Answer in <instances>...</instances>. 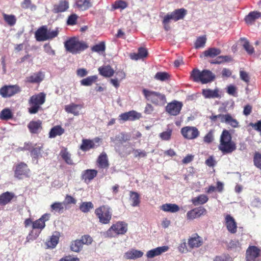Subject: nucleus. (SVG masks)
<instances>
[{
	"mask_svg": "<svg viewBox=\"0 0 261 261\" xmlns=\"http://www.w3.org/2000/svg\"><path fill=\"white\" fill-rule=\"evenodd\" d=\"M218 148L224 154L231 153L236 149V145L231 140V135L228 130L222 132Z\"/></svg>",
	"mask_w": 261,
	"mask_h": 261,
	"instance_id": "f257e3e1",
	"label": "nucleus"
},
{
	"mask_svg": "<svg viewBox=\"0 0 261 261\" xmlns=\"http://www.w3.org/2000/svg\"><path fill=\"white\" fill-rule=\"evenodd\" d=\"M193 80L195 82H200L202 84H206L213 81L215 75L208 70H203L200 71L198 69H194L191 74Z\"/></svg>",
	"mask_w": 261,
	"mask_h": 261,
	"instance_id": "f03ea898",
	"label": "nucleus"
},
{
	"mask_svg": "<svg viewBox=\"0 0 261 261\" xmlns=\"http://www.w3.org/2000/svg\"><path fill=\"white\" fill-rule=\"evenodd\" d=\"M67 51L76 54L86 49L88 45L84 42L79 41L75 38H71L64 42Z\"/></svg>",
	"mask_w": 261,
	"mask_h": 261,
	"instance_id": "7ed1b4c3",
	"label": "nucleus"
},
{
	"mask_svg": "<svg viewBox=\"0 0 261 261\" xmlns=\"http://www.w3.org/2000/svg\"><path fill=\"white\" fill-rule=\"evenodd\" d=\"M45 100V94L40 93L37 95H33L29 100L30 107L28 109L29 112L31 114H36L38 112L41 106Z\"/></svg>",
	"mask_w": 261,
	"mask_h": 261,
	"instance_id": "20e7f679",
	"label": "nucleus"
},
{
	"mask_svg": "<svg viewBox=\"0 0 261 261\" xmlns=\"http://www.w3.org/2000/svg\"><path fill=\"white\" fill-rule=\"evenodd\" d=\"M143 93L145 98L155 105L163 106L166 102L165 95L160 93L143 89Z\"/></svg>",
	"mask_w": 261,
	"mask_h": 261,
	"instance_id": "39448f33",
	"label": "nucleus"
},
{
	"mask_svg": "<svg viewBox=\"0 0 261 261\" xmlns=\"http://www.w3.org/2000/svg\"><path fill=\"white\" fill-rule=\"evenodd\" d=\"M95 213L101 223L107 224L110 223L112 217V212L110 208L108 206H100L95 210Z\"/></svg>",
	"mask_w": 261,
	"mask_h": 261,
	"instance_id": "423d86ee",
	"label": "nucleus"
},
{
	"mask_svg": "<svg viewBox=\"0 0 261 261\" xmlns=\"http://www.w3.org/2000/svg\"><path fill=\"white\" fill-rule=\"evenodd\" d=\"M127 230V224L122 222H118L113 224L111 227L104 233L106 237H113L114 236L112 231H114L117 234H123Z\"/></svg>",
	"mask_w": 261,
	"mask_h": 261,
	"instance_id": "0eeeda50",
	"label": "nucleus"
},
{
	"mask_svg": "<svg viewBox=\"0 0 261 261\" xmlns=\"http://www.w3.org/2000/svg\"><path fill=\"white\" fill-rule=\"evenodd\" d=\"M187 11L183 8L178 9L174 11L167 13L163 18V20L165 22H170L172 20L177 21L184 18L186 15Z\"/></svg>",
	"mask_w": 261,
	"mask_h": 261,
	"instance_id": "6e6552de",
	"label": "nucleus"
},
{
	"mask_svg": "<svg viewBox=\"0 0 261 261\" xmlns=\"http://www.w3.org/2000/svg\"><path fill=\"white\" fill-rule=\"evenodd\" d=\"M183 106L181 102L174 100L169 103L166 107V112L171 116H177L179 113Z\"/></svg>",
	"mask_w": 261,
	"mask_h": 261,
	"instance_id": "1a4fd4ad",
	"label": "nucleus"
},
{
	"mask_svg": "<svg viewBox=\"0 0 261 261\" xmlns=\"http://www.w3.org/2000/svg\"><path fill=\"white\" fill-rule=\"evenodd\" d=\"M260 250L255 246H249L246 251V261H259Z\"/></svg>",
	"mask_w": 261,
	"mask_h": 261,
	"instance_id": "9d476101",
	"label": "nucleus"
},
{
	"mask_svg": "<svg viewBox=\"0 0 261 261\" xmlns=\"http://www.w3.org/2000/svg\"><path fill=\"white\" fill-rule=\"evenodd\" d=\"M20 91L17 85L5 86L0 89V95L3 97H11Z\"/></svg>",
	"mask_w": 261,
	"mask_h": 261,
	"instance_id": "9b49d317",
	"label": "nucleus"
},
{
	"mask_svg": "<svg viewBox=\"0 0 261 261\" xmlns=\"http://www.w3.org/2000/svg\"><path fill=\"white\" fill-rule=\"evenodd\" d=\"M181 133L187 139H194L199 135L198 129L194 126H186L181 128Z\"/></svg>",
	"mask_w": 261,
	"mask_h": 261,
	"instance_id": "f8f14e48",
	"label": "nucleus"
},
{
	"mask_svg": "<svg viewBox=\"0 0 261 261\" xmlns=\"http://www.w3.org/2000/svg\"><path fill=\"white\" fill-rule=\"evenodd\" d=\"M99 139L98 138L94 140L83 139L80 148L83 151H86L90 149L96 148L99 146Z\"/></svg>",
	"mask_w": 261,
	"mask_h": 261,
	"instance_id": "ddd939ff",
	"label": "nucleus"
},
{
	"mask_svg": "<svg viewBox=\"0 0 261 261\" xmlns=\"http://www.w3.org/2000/svg\"><path fill=\"white\" fill-rule=\"evenodd\" d=\"M141 116V114L136 112L135 111H130L120 114L119 117L120 120H122L124 121L127 120L133 121L139 119L140 118Z\"/></svg>",
	"mask_w": 261,
	"mask_h": 261,
	"instance_id": "4468645a",
	"label": "nucleus"
},
{
	"mask_svg": "<svg viewBox=\"0 0 261 261\" xmlns=\"http://www.w3.org/2000/svg\"><path fill=\"white\" fill-rule=\"evenodd\" d=\"M203 244V240L201 237L197 233L193 234L189 239L188 244L189 247L191 248H198L201 246Z\"/></svg>",
	"mask_w": 261,
	"mask_h": 261,
	"instance_id": "2eb2a0df",
	"label": "nucleus"
},
{
	"mask_svg": "<svg viewBox=\"0 0 261 261\" xmlns=\"http://www.w3.org/2000/svg\"><path fill=\"white\" fill-rule=\"evenodd\" d=\"M49 217L50 215L48 214L43 215L41 218L33 223V229H43L45 226V222L49 220Z\"/></svg>",
	"mask_w": 261,
	"mask_h": 261,
	"instance_id": "dca6fc26",
	"label": "nucleus"
},
{
	"mask_svg": "<svg viewBox=\"0 0 261 261\" xmlns=\"http://www.w3.org/2000/svg\"><path fill=\"white\" fill-rule=\"evenodd\" d=\"M169 247L167 246L158 247L148 251L146 253V256L148 258H153L155 256L160 255L163 253L167 251Z\"/></svg>",
	"mask_w": 261,
	"mask_h": 261,
	"instance_id": "f3484780",
	"label": "nucleus"
},
{
	"mask_svg": "<svg viewBox=\"0 0 261 261\" xmlns=\"http://www.w3.org/2000/svg\"><path fill=\"white\" fill-rule=\"evenodd\" d=\"M29 171V169L28 168L27 165L24 163H20L16 166L15 176L18 178H21L22 176L27 175Z\"/></svg>",
	"mask_w": 261,
	"mask_h": 261,
	"instance_id": "a211bd4d",
	"label": "nucleus"
},
{
	"mask_svg": "<svg viewBox=\"0 0 261 261\" xmlns=\"http://www.w3.org/2000/svg\"><path fill=\"white\" fill-rule=\"evenodd\" d=\"M36 40L38 41H44L49 40L47 36V28L46 25L40 27L35 33Z\"/></svg>",
	"mask_w": 261,
	"mask_h": 261,
	"instance_id": "6ab92c4d",
	"label": "nucleus"
},
{
	"mask_svg": "<svg viewBox=\"0 0 261 261\" xmlns=\"http://www.w3.org/2000/svg\"><path fill=\"white\" fill-rule=\"evenodd\" d=\"M226 225L228 230L231 233H234L237 231V224L234 219L229 215L225 217Z\"/></svg>",
	"mask_w": 261,
	"mask_h": 261,
	"instance_id": "aec40b11",
	"label": "nucleus"
},
{
	"mask_svg": "<svg viewBox=\"0 0 261 261\" xmlns=\"http://www.w3.org/2000/svg\"><path fill=\"white\" fill-rule=\"evenodd\" d=\"M143 254L140 250L132 249L124 253V257L126 259H135L141 257Z\"/></svg>",
	"mask_w": 261,
	"mask_h": 261,
	"instance_id": "412c9836",
	"label": "nucleus"
},
{
	"mask_svg": "<svg viewBox=\"0 0 261 261\" xmlns=\"http://www.w3.org/2000/svg\"><path fill=\"white\" fill-rule=\"evenodd\" d=\"M83 106L81 105H77L72 103L70 105L65 106V110L68 113H71L74 116H78L80 114V111L82 109Z\"/></svg>",
	"mask_w": 261,
	"mask_h": 261,
	"instance_id": "4be33fe9",
	"label": "nucleus"
},
{
	"mask_svg": "<svg viewBox=\"0 0 261 261\" xmlns=\"http://www.w3.org/2000/svg\"><path fill=\"white\" fill-rule=\"evenodd\" d=\"M44 75L41 72L34 73L25 79V82L30 83H38L43 81Z\"/></svg>",
	"mask_w": 261,
	"mask_h": 261,
	"instance_id": "5701e85b",
	"label": "nucleus"
},
{
	"mask_svg": "<svg viewBox=\"0 0 261 261\" xmlns=\"http://www.w3.org/2000/svg\"><path fill=\"white\" fill-rule=\"evenodd\" d=\"M31 133L37 134L42 129V122L40 120L32 121L28 125Z\"/></svg>",
	"mask_w": 261,
	"mask_h": 261,
	"instance_id": "b1692460",
	"label": "nucleus"
},
{
	"mask_svg": "<svg viewBox=\"0 0 261 261\" xmlns=\"http://www.w3.org/2000/svg\"><path fill=\"white\" fill-rule=\"evenodd\" d=\"M69 8L68 2L64 0H61L57 5L54 7L53 11L55 13L63 12L66 11Z\"/></svg>",
	"mask_w": 261,
	"mask_h": 261,
	"instance_id": "393cba45",
	"label": "nucleus"
},
{
	"mask_svg": "<svg viewBox=\"0 0 261 261\" xmlns=\"http://www.w3.org/2000/svg\"><path fill=\"white\" fill-rule=\"evenodd\" d=\"M13 193L6 192L0 195V205H5L9 203L14 197Z\"/></svg>",
	"mask_w": 261,
	"mask_h": 261,
	"instance_id": "a878e982",
	"label": "nucleus"
},
{
	"mask_svg": "<svg viewBox=\"0 0 261 261\" xmlns=\"http://www.w3.org/2000/svg\"><path fill=\"white\" fill-rule=\"evenodd\" d=\"M202 95L205 98H219L220 95L218 89L211 90L210 89H203Z\"/></svg>",
	"mask_w": 261,
	"mask_h": 261,
	"instance_id": "bb28decb",
	"label": "nucleus"
},
{
	"mask_svg": "<svg viewBox=\"0 0 261 261\" xmlns=\"http://www.w3.org/2000/svg\"><path fill=\"white\" fill-rule=\"evenodd\" d=\"M161 209L166 212L176 213L179 210V206L176 204L166 203L161 206Z\"/></svg>",
	"mask_w": 261,
	"mask_h": 261,
	"instance_id": "cd10ccee",
	"label": "nucleus"
},
{
	"mask_svg": "<svg viewBox=\"0 0 261 261\" xmlns=\"http://www.w3.org/2000/svg\"><path fill=\"white\" fill-rule=\"evenodd\" d=\"M147 55V50L145 48L141 47L139 48L138 53L131 55L130 58L133 60H138L139 59L146 58Z\"/></svg>",
	"mask_w": 261,
	"mask_h": 261,
	"instance_id": "c85d7f7f",
	"label": "nucleus"
},
{
	"mask_svg": "<svg viewBox=\"0 0 261 261\" xmlns=\"http://www.w3.org/2000/svg\"><path fill=\"white\" fill-rule=\"evenodd\" d=\"M260 16L261 13L259 12H251L245 17V20L247 23L251 24Z\"/></svg>",
	"mask_w": 261,
	"mask_h": 261,
	"instance_id": "c756f323",
	"label": "nucleus"
},
{
	"mask_svg": "<svg viewBox=\"0 0 261 261\" xmlns=\"http://www.w3.org/2000/svg\"><path fill=\"white\" fill-rule=\"evenodd\" d=\"M99 73L105 77H111L114 73V71L110 66L100 67L98 68Z\"/></svg>",
	"mask_w": 261,
	"mask_h": 261,
	"instance_id": "7c9ffc66",
	"label": "nucleus"
},
{
	"mask_svg": "<svg viewBox=\"0 0 261 261\" xmlns=\"http://www.w3.org/2000/svg\"><path fill=\"white\" fill-rule=\"evenodd\" d=\"M75 5L77 8L82 11L86 10L92 6L89 0H76Z\"/></svg>",
	"mask_w": 261,
	"mask_h": 261,
	"instance_id": "2f4dec72",
	"label": "nucleus"
},
{
	"mask_svg": "<svg viewBox=\"0 0 261 261\" xmlns=\"http://www.w3.org/2000/svg\"><path fill=\"white\" fill-rule=\"evenodd\" d=\"M83 247V245L80 239L72 241L70 245V249L72 251L75 252H80Z\"/></svg>",
	"mask_w": 261,
	"mask_h": 261,
	"instance_id": "473e14b6",
	"label": "nucleus"
},
{
	"mask_svg": "<svg viewBox=\"0 0 261 261\" xmlns=\"http://www.w3.org/2000/svg\"><path fill=\"white\" fill-rule=\"evenodd\" d=\"M208 200V198L206 195L201 194L197 197L192 198V202L194 205L196 206L205 203L207 202Z\"/></svg>",
	"mask_w": 261,
	"mask_h": 261,
	"instance_id": "72a5a7b5",
	"label": "nucleus"
},
{
	"mask_svg": "<svg viewBox=\"0 0 261 261\" xmlns=\"http://www.w3.org/2000/svg\"><path fill=\"white\" fill-rule=\"evenodd\" d=\"M97 172L95 170L88 169L84 171L82 174V178L85 181L91 180L97 175Z\"/></svg>",
	"mask_w": 261,
	"mask_h": 261,
	"instance_id": "f704fd0d",
	"label": "nucleus"
},
{
	"mask_svg": "<svg viewBox=\"0 0 261 261\" xmlns=\"http://www.w3.org/2000/svg\"><path fill=\"white\" fill-rule=\"evenodd\" d=\"M97 162L99 166L102 168H106L109 167V162L107 155L105 152H102L99 156Z\"/></svg>",
	"mask_w": 261,
	"mask_h": 261,
	"instance_id": "c9c22d12",
	"label": "nucleus"
},
{
	"mask_svg": "<svg viewBox=\"0 0 261 261\" xmlns=\"http://www.w3.org/2000/svg\"><path fill=\"white\" fill-rule=\"evenodd\" d=\"M64 133V129L60 125L53 127L49 133V137L50 138H55L57 136H60Z\"/></svg>",
	"mask_w": 261,
	"mask_h": 261,
	"instance_id": "e433bc0d",
	"label": "nucleus"
},
{
	"mask_svg": "<svg viewBox=\"0 0 261 261\" xmlns=\"http://www.w3.org/2000/svg\"><path fill=\"white\" fill-rule=\"evenodd\" d=\"M221 54V50L219 48L212 47L209 48L203 52L205 57L214 58Z\"/></svg>",
	"mask_w": 261,
	"mask_h": 261,
	"instance_id": "4c0bfd02",
	"label": "nucleus"
},
{
	"mask_svg": "<svg viewBox=\"0 0 261 261\" xmlns=\"http://www.w3.org/2000/svg\"><path fill=\"white\" fill-rule=\"evenodd\" d=\"M42 148L40 146H37L33 148L31 150V155L33 158V161L36 160V163L39 158L41 157V152Z\"/></svg>",
	"mask_w": 261,
	"mask_h": 261,
	"instance_id": "58836bf2",
	"label": "nucleus"
},
{
	"mask_svg": "<svg viewBox=\"0 0 261 261\" xmlns=\"http://www.w3.org/2000/svg\"><path fill=\"white\" fill-rule=\"evenodd\" d=\"M240 40L244 42L243 46L248 54L252 55L254 53V49L253 47L250 45L249 41L246 38H241Z\"/></svg>",
	"mask_w": 261,
	"mask_h": 261,
	"instance_id": "ea45409f",
	"label": "nucleus"
},
{
	"mask_svg": "<svg viewBox=\"0 0 261 261\" xmlns=\"http://www.w3.org/2000/svg\"><path fill=\"white\" fill-rule=\"evenodd\" d=\"M132 152H133L134 156L136 158H143L146 156V152L145 151L140 149H135L133 148L125 151V154H129Z\"/></svg>",
	"mask_w": 261,
	"mask_h": 261,
	"instance_id": "a19ab883",
	"label": "nucleus"
},
{
	"mask_svg": "<svg viewBox=\"0 0 261 261\" xmlns=\"http://www.w3.org/2000/svg\"><path fill=\"white\" fill-rule=\"evenodd\" d=\"M97 79V76L96 75L90 76L81 80V84L83 86H89L94 83Z\"/></svg>",
	"mask_w": 261,
	"mask_h": 261,
	"instance_id": "79ce46f5",
	"label": "nucleus"
},
{
	"mask_svg": "<svg viewBox=\"0 0 261 261\" xmlns=\"http://www.w3.org/2000/svg\"><path fill=\"white\" fill-rule=\"evenodd\" d=\"M130 200L132 201V205L138 206L140 203L139 195L135 192H130Z\"/></svg>",
	"mask_w": 261,
	"mask_h": 261,
	"instance_id": "37998d69",
	"label": "nucleus"
},
{
	"mask_svg": "<svg viewBox=\"0 0 261 261\" xmlns=\"http://www.w3.org/2000/svg\"><path fill=\"white\" fill-rule=\"evenodd\" d=\"M93 208V204L91 202H83L80 206V210L83 213H87Z\"/></svg>",
	"mask_w": 261,
	"mask_h": 261,
	"instance_id": "c03bdc74",
	"label": "nucleus"
},
{
	"mask_svg": "<svg viewBox=\"0 0 261 261\" xmlns=\"http://www.w3.org/2000/svg\"><path fill=\"white\" fill-rule=\"evenodd\" d=\"M206 41V38L205 36L199 37L196 40L194 46L196 49L203 47L205 46Z\"/></svg>",
	"mask_w": 261,
	"mask_h": 261,
	"instance_id": "a18cd8bd",
	"label": "nucleus"
},
{
	"mask_svg": "<svg viewBox=\"0 0 261 261\" xmlns=\"http://www.w3.org/2000/svg\"><path fill=\"white\" fill-rule=\"evenodd\" d=\"M3 17L5 21L10 25H14L16 22V19L13 15H8L6 14H3Z\"/></svg>",
	"mask_w": 261,
	"mask_h": 261,
	"instance_id": "49530a36",
	"label": "nucleus"
},
{
	"mask_svg": "<svg viewBox=\"0 0 261 261\" xmlns=\"http://www.w3.org/2000/svg\"><path fill=\"white\" fill-rule=\"evenodd\" d=\"M12 118V114L9 109H5L0 113V118L2 120H9Z\"/></svg>",
	"mask_w": 261,
	"mask_h": 261,
	"instance_id": "de8ad7c7",
	"label": "nucleus"
},
{
	"mask_svg": "<svg viewBox=\"0 0 261 261\" xmlns=\"http://www.w3.org/2000/svg\"><path fill=\"white\" fill-rule=\"evenodd\" d=\"M59 238L57 236L53 235L50 240L46 243L48 247L54 248H55L59 242Z\"/></svg>",
	"mask_w": 261,
	"mask_h": 261,
	"instance_id": "09e8293b",
	"label": "nucleus"
},
{
	"mask_svg": "<svg viewBox=\"0 0 261 261\" xmlns=\"http://www.w3.org/2000/svg\"><path fill=\"white\" fill-rule=\"evenodd\" d=\"M169 74L165 72H157L154 78L161 81H166L169 78Z\"/></svg>",
	"mask_w": 261,
	"mask_h": 261,
	"instance_id": "8fccbe9b",
	"label": "nucleus"
},
{
	"mask_svg": "<svg viewBox=\"0 0 261 261\" xmlns=\"http://www.w3.org/2000/svg\"><path fill=\"white\" fill-rule=\"evenodd\" d=\"M21 6L22 8L27 9H30L31 10H35L36 6L32 4L31 0H24L21 4Z\"/></svg>",
	"mask_w": 261,
	"mask_h": 261,
	"instance_id": "3c124183",
	"label": "nucleus"
},
{
	"mask_svg": "<svg viewBox=\"0 0 261 261\" xmlns=\"http://www.w3.org/2000/svg\"><path fill=\"white\" fill-rule=\"evenodd\" d=\"M130 138V136L129 135L124 133H121L120 135L116 136L115 140L123 143L129 140Z\"/></svg>",
	"mask_w": 261,
	"mask_h": 261,
	"instance_id": "603ef678",
	"label": "nucleus"
},
{
	"mask_svg": "<svg viewBox=\"0 0 261 261\" xmlns=\"http://www.w3.org/2000/svg\"><path fill=\"white\" fill-rule=\"evenodd\" d=\"M228 116V114L223 115V114H219L217 115H212L210 117V119L213 121H216L217 119H219L221 122L222 123H226V120H227V117Z\"/></svg>",
	"mask_w": 261,
	"mask_h": 261,
	"instance_id": "864d4df0",
	"label": "nucleus"
},
{
	"mask_svg": "<svg viewBox=\"0 0 261 261\" xmlns=\"http://www.w3.org/2000/svg\"><path fill=\"white\" fill-rule=\"evenodd\" d=\"M61 154L62 158L64 160L66 163L69 165H72L73 162L71 159L70 154L66 150H62L61 152Z\"/></svg>",
	"mask_w": 261,
	"mask_h": 261,
	"instance_id": "5fc2aeb1",
	"label": "nucleus"
},
{
	"mask_svg": "<svg viewBox=\"0 0 261 261\" xmlns=\"http://www.w3.org/2000/svg\"><path fill=\"white\" fill-rule=\"evenodd\" d=\"M92 50L94 52L99 53L100 51H104L106 49V46L104 42H101L98 44L93 46Z\"/></svg>",
	"mask_w": 261,
	"mask_h": 261,
	"instance_id": "6e6d98bb",
	"label": "nucleus"
},
{
	"mask_svg": "<svg viewBox=\"0 0 261 261\" xmlns=\"http://www.w3.org/2000/svg\"><path fill=\"white\" fill-rule=\"evenodd\" d=\"M227 119V120L225 123L230 125L233 127H237L238 126L239 122L236 119L232 118L230 114H228Z\"/></svg>",
	"mask_w": 261,
	"mask_h": 261,
	"instance_id": "4d7b16f0",
	"label": "nucleus"
},
{
	"mask_svg": "<svg viewBox=\"0 0 261 261\" xmlns=\"http://www.w3.org/2000/svg\"><path fill=\"white\" fill-rule=\"evenodd\" d=\"M172 134V130L168 129L167 130L160 134V137L162 140L168 141L171 138Z\"/></svg>",
	"mask_w": 261,
	"mask_h": 261,
	"instance_id": "13d9d810",
	"label": "nucleus"
},
{
	"mask_svg": "<svg viewBox=\"0 0 261 261\" xmlns=\"http://www.w3.org/2000/svg\"><path fill=\"white\" fill-rule=\"evenodd\" d=\"M254 165L261 170V154L255 153L253 159Z\"/></svg>",
	"mask_w": 261,
	"mask_h": 261,
	"instance_id": "bf43d9fd",
	"label": "nucleus"
},
{
	"mask_svg": "<svg viewBox=\"0 0 261 261\" xmlns=\"http://www.w3.org/2000/svg\"><path fill=\"white\" fill-rule=\"evenodd\" d=\"M83 245L84 244L89 245L91 244L93 241L92 238L89 235H84L80 239Z\"/></svg>",
	"mask_w": 261,
	"mask_h": 261,
	"instance_id": "052dcab7",
	"label": "nucleus"
},
{
	"mask_svg": "<svg viewBox=\"0 0 261 261\" xmlns=\"http://www.w3.org/2000/svg\"><path fill=\"white\" fill-rule=\"evenodd\" d=\"M77 18V16L75 14H73L70 15L67 19V23L68 25H72L74 24H75L76 23V20Z\"/></svg>",
	"mask_w": 261,
	"mask_h": 261,
	"instance_id": "680f3d73",
	"label": "nucleus"
},
{
	"mask_svg": "<svg viewBox=\"0 0 261 261\" xmlns=\"http://www.w3.org/2000/svg\"><path fill=\"white\" fill-rule=\"evenodd\" d=\"M59 34L58 28H56L55 30H51L50 29H47V36L49 38V40L52 39L58 36Z\"/></svg>",
	"mask_w": 261,
	"mask_h": 261,
	"instance_id": "e2e57ef3",
	"label": "nucleus"
},
{
	"mask_svg": "<svg viewBox=\"0 0 261 261\" xmlns=\"http://www.w3.org/2000/svg\"><path fill=\"white\" fill-rule=\"evenodd\" d=\"M214 140L213 132L210 130L204 137V141L205 143H211Z\"/></svg>",
	"mask_w": 261,
	"mask_h": 261,
	"instance_id": "0e129e2a",
	"label": "nucleus"
},
{
	"mask_svg": "<svg viewBox=\"0 0 261 261\" xmlns=\"http://www.w3.org/2000/svg\"><path fill=\"white\" fill-rule=\"evenodd\" d=\"M240 79L246 83H248L250 81V77L248 73L246 71L241 70L240 71Z\"/></svg>",
	"mask_w": 261,
	"mask_h": 261,
	"instance_id": "69168bd1",
	"label": "nucleus"
},
{
	"mask_svg": "<svg viewBox=\"0 0 261 261\" xmlns=\"http://www.w3.org/2000/svg\"><path fill=\"white\" fill-rule=\"evenodd\" d=\"M214 261H232V259L228 255L217 256Z\"/></svg>",
	"mask_w": 261,
	"mask_h": 261,
	"instance_id": "338daca9",
	"label": "nucleus"
},
{
	"mask_svg": "<svg viewBox=\"0 0 261 261\" xmlns=\"http://www.w3.org/2000/svg\"><path fill=\"white\" fill-rule=\"evenodd\" d=\"M251 206L256 208L261 207V201L258 198H254L251 202Z\"/></svg>",
	"mask_w": 261,
	"mask_h": 261,
	"instance_id": "774afa93",
	"label": "nucleus"
}]
</instances>
